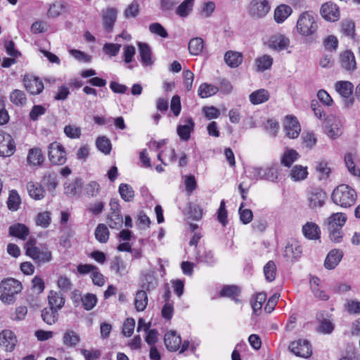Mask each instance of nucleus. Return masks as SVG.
Returning a JSON list of instances; mask_svg holds the SVG:
<instances>
[{
  "mask_svg": "<svg viewBox=\"0 0 360 360\" xmlns=\"http://www.w3.org/2000/svg\"><path fill=\"white\" fill-rule=\"evenodd\" d=\"M289 349L296 356L303 358H308L312 354L311 345L309 341L306 340H298L292 342L290 345Z\"/></svg>",
  "mask_w": 360,
  "mask_h": 360,
  "instance_id": "obj_10",
  "label": "nucleus"
},
{
  "mask_svg": "<svg viewBox=\"0 0 360 360\" xmlns=\"http://www.w3.org/2000/svg\"><path fill=\"white\" fill-rule=\"evenodd\" d=\"M41 318L43 321L49 325L55 323L58 319V311L53 308H44L41 311Z\"/></svg>",
  "mask_w": 360,
  "mask_h": 360,
  "instance_id": "obj_42",
  "label": "nucleus"
},
{
  "mask_svg": "<svg viewBox=\"0 0 360 360\" xmlns=\"http://www.w3.org/2000/svg\"><path fill=\"white\" fill-rule=\"evenodd\" d=\"M302 146L307 150H311L316 144L317 139L315 134L311 131H304L301 136Z\"/></svg>",
  "mask_w": 360,
  "mask_h": 360,
  "instance_id": "obj_44",
  "label": "nucleus"
},
{
  "mask_svg": "<svg viewBox=\"0 0 360 360\" xmlns=\"http://www.w3.org/2000/svg\"><path fill=\"white\" fill-rule=\"evenodd\" d=\"M347 216L342 212L333 213L326 219V226L330 228H339L341 229L345 225L347 221Z\"/></svg>",
  "mask_w": 360,
  "mask_h": 360,
  "instance_id": "obj_25",
  "label": "nucleus"
},
{
  "mask_svg": "<svg viewBox=\"0 0 360 360\" xmlns=\"http://www.w3.org/2000/svg\"><path fill=\"white\" fill-rule=\"evenodd\" d=\"M248 172L249 178L252 180H267L274 182L278 177V166L273 164L265 168L250 167Z\"/></svg>",
  "mask_w": 360,
  "mask_h": 360,
  "instance_id": "obj_3",
  "label": "nucleus"
},
{
  "mask_svg": "<svg viewBox=\"0 0 360 360\" xmlns=\"http://www.w3.org/2000/svg\"><path fill=\"white\" fill-rule=\"evenodd\" d=\"M270 95L267 90L260 89L251 93L249 96L250 101L253 105H259L267 101Z\"/></svg>",
  "mask_w": 360,
  "mask_h": 360,
  "instance_id": "obj_28",
  "label": "nucleus"
},
{
  "mask_svg": "<svg viewBox=\"0 0 360 360\" xmlns=\"http://www.w3.org/2000/svg\"><path fill=\"white\" fill-rule=\"evenodd\" d=\"M302 252V248L300 245H287L284 250V256L287 260L293 262L300 257Z\"/></svg>",
  "mask_w": 360,
  "mask_h": 360,
  "instance_id": "obj_45",
  "label": "nucleus"
},
{
  "mask_svg": "<svg viewBox=\"0 0 360 360\" xmlns=\"http://www.w3.org/2000/svg\"><path fill=\"white\" fill-rule=\"evenodd\" d=\"M341 32L345 36L353 38L355 34L354 22L350 20H344L341 23Z\"/></svg>",
  "mask_w": 360,
  "mask_h": 360,
  "instance_id": "obj_53",
  "label": "nucleus"
},
{
  "mask_svg": "<svg viewBox=\"0 0 360 360\" xmlns=\"http://www.w3.org/2000/svg\"><path fill=\"white\" fill-rule=\"evenodd\" d=\"M243 203H241L238 210V213L240 214V221L244 224H247L252 220L253 214L252 212L249 209H243Z\"/></svg>",
  "mask_w": 360,
  "mask_h": 360,
  "instance_id": "obj_60",
  "label": "nucleus"
},
{
  "mask_svg": "<svg viewBox=\"0 0 360 360\" xmlns=\"http://www.w3.org/2000/svg\"><path fill=\"white\" fill-rule=\"evenodd\" d=\"M119 193L121 198L126 202H131L134 198V191L132 187L127 184H121L119 186Z\"/></svg>",
  "mask_w": 360,
  "mask_h": 360,
  "instance_id": "obj_48",
  "label": "nucleus"
},
{
  "mask_svg": "<svg viewBox=\"0 0 360 360\" xmlns=\"http://www.w3.org/2000/svg\"><path fill=\"white\" fill-rule=\"evenodd\" d=\"M342 252L339 250H332L328 254L324 266L328 269H333L340 262L342 257Z\"/></svg>",
  "mask_w": 360,
  "mask_h": 360,
  "instance_id": "obj_23",
  "label": "nucleus"
},
{
  "mask_svg": "<svg viewBox=\"0 0 360 360\" xmlns=\"http://www.w3.org/2000/svg\"><path fill=\"white\" fill-rule=\"evenodd\" d=\"M283 127L286 136L290 139L297 138L301 131V127L297 119L292 115L285 117Z\"/></svg>",
  "mask_w": 360,
  "mask_h": 360,
  "instance_id": "obj_12",
  "label": "nucleus"
},
{
  "mask_svg": "<svg viewBox=\"0 0 360 360\" xmlns=\"http://www.w3.org/2000/svg\"><path fill=\"white\" fill-rule=\"evenodd\" d=\"M82 186V181L80 179H75L64 184V192L68 196H75Z\"/></svg>",
  "mask_w": 360,
  "mask_h": 360,
  "instance_id": "obj_34",
  "label": "nucleus"
},
{
  "mask_svg": "<svg viewBox=\"0 0 360 360\" xmlns=\"http://www.w3.org/2000/svg\"><path fill=\"white\" fill-rule=\"evenodd\" d=\"M143 290L151 292L156 288L158 284V278L155 276L153 271L145 274L141 280Z\"/></svg>",
  "mask_w": 360,
  "mask_h": 360,
  "instance_id": "obj_24",
  "label": "nucleus"
},
{
  "mask_svg": "<svg viewBox=\"0 0 360 360\" xmlns=\"http://www.w3.org/2000/svg\"><path fill=\"white\" fill-rule=\"evenodd\" d=\"M353 88L352 83L348 81H338L335 84V89L342 97L344 105L346 108H349L353 105Z\"/></svg>",
  "mask_w": 360,
  "mask_h": 360,
  "instance_id": "obj_5",
  "label": "nucleus"
},
{
  "mask_svg": "<svg viewBox=\"0 0 360 360\" xmlns=\"http://www.w3.org/2000/svg\"><path fill=\"white\" fill-rule=\"evenodd\" d=\"M356 197V191L345 184L336 187L332 193L333 202L342 207H349L354 205Z\"/></svg>",
  "mask_w": 360,
  "mask_h": 360,
  "instance_id": "obj_1",
  "label": "nucleus"
},
{
  "mask_svg": "<svg viewBox=\"0 0 360 360\" xmlns=\"http://www.w3.org/2000/svg\"><path fill=\"white\" fill-rule=\"evenodd\" d=\"M16 342V337L11 330H5L0 333V346L3 347L6 351H13Z\"/></svg>",
  "mask_w": 360,
  "mask_h": 360,
  "instance_id": "obj_14",
  "label": "nucleus"
},
{
  "mask_svg": "<svg viewBox=\"0 0 360 360\" xmlns=\"http://www.w3.org/2000/svg\"><path fill=\"white\" fill-rule=\"evenodd\" d=\"M51 223L50 212H44L39 213L36 218V224L43 228H46Z\"/></svg>",
  "mask_w": 360,
  "mask_h": 360,
  "instance_id": "obj_59",
  "label": "nucleus"
},
{
  "mask_svg": "<svg viewBox=\"0 0 360 360\" xmlns=\"http://www.w3.org/2000/svg\"><path fill=\"white\" fill-rule=\"evenodd\" d=\"M24 85L31 94H39L44 89V84L38 78L34 77H25Z\"/></svg>",
  "mask_w": 360,
  "mask_h": 360,
  "instance_id": "obj_19",
  "label": "nucleus"
},
{
  "mask_svg": "<svg viewBox=\"0 0 360 360\" xmlns=\"http://www.w3.org/2000/svg\"><path fill=\"white\" fill-rule=\"evenodd\" d=\"M204 48V41L200 37H194L188 43V51L191 55H200Z\"/></svg>",
  "mask_w": 360,
  "mask_h": 360,
  "instance_id": "obj_38",
  "label": "nucleus"
},
{
  "mask_svg": "<svg viewBox=\"0 0 360 360\" xmlns=\"http://www.w3.org/2000/svg\"><path fill=\"white\" fill-rule=\"evenodd\" d=\"M326 193L321 188H313L308 192V206L313 210L321 208L325 204Z\"/></svg>",
  "mask_w": 360,
  "mask_h": 360,
  "instance_id": "obj_8",
  "label": "nucleus"
},
{
  "mask_svg": "<svg viewBox=\"0 0 360 360\" xmlns=\"http://www.w3.org/2000/svg\"><path fill=\"white\" fill-rule=\"evenodd\" d=\"M296 29L297 32L304 37L314 34L318 30L315 15L310 11L302 13L297 20Z\"/></svg>",
  "mask_w": 360,
  "mask_h": 360,
  "instance_id": "obj_2",
  "label": "nucleus"
},
{
  "mask_svg": "<svg viewBox=\"0 0 360 360\" xmlns=\"http://www.w3.org/2000/svg\"><path fill=\"white\" fill-rule=\"evenodd\" d=\"M320 13L323 18L327 21L335 22L340 17L338 6L331 1L324 3L321 7Z\"/></svg>",
  "mask_w": 360,
  "mask_h": 360,
  "instance_id": "obj_11",
  "label": "nucleus"
},
{
  "mask_svg": "<svg viewBox=\"0 0 360 360\" xmlns=\"http://www.w3.org/2000/svg\"><path fill=\"white\" fill-rule=\"evenodd\" d=\"M44 160V156L39 148L34 147L28 150L27 161L30 165L41 166Z\"/></svg>",
  "mask_w": 360,
  "mask_h": 360,
  "instance_id": "obj_22",
  "label": "nucleus"
},
{
  "mask_svg": "<svg viewBox=\"0 0 360 360\" xmlns=\"http://www.w3.org/2000/svg\"><path fill=\"white\" fill-rule=\"evenodd\" d=\"M138 46L141 64L146 68H151L154 64V59L150 47L148 44L143 42H139Z\"/></svg>",
  "mask_w": 360,
  "mask_h": 360,
  "instance_id": "obj_13",
  "label": "nucleus"
},
{
  "mask_svg": "<svg viewBox=\"0 0 360 360\" xmlns=\"http://www.w3.org/2000/svg\"><path fill=\"white\" fill-rule=\"evenodd\" d=\"M48 156L53 165H63L67 160V153L64 147L58 142H53L49 146Z\"/></svg>",
  "mask_w": 360,
  "mask_h": 360,
  "instance_id": "obj_4",
  "label": "nucleus"
},
{
  "mask_svg": "<svg viewBox=\"0 0 360 360\" xmlns=\"http://www.w3.org/2000/svg\"><path fill=\"white\" fill-rule=\"evenodd\" d=\"M297 152L293 149L287 150L282 155L281 164L285 167H290V165L296 161L299 158Z\"/></svg>",
  "mask_w": 360,
  "mask_h": 360,
  "instance_id": "obj_49",
  "label": "nucleus"
},
{
  "mask_svg": "<svg viewBox=\"0 0 360 360\" xmlns=\"http://www.w3.org/2000/svg\"><path fill=\"white\" fill-rule=\"evenodd\" d=\"M15 151V144L12 136L0 130V156L10 157Z\"/></svg>",
  "mask_w": 360,
  "mask_h": 360,
  "instance_id": "obj_7",
  "label": "nucleus"
},
{
  "mask_svg": "<svg viewBox=\"0 0 360 360\" xmlns=\"http://www.w3.org/2000/svg\"><path fill=\"white\" fill-rule=\"evenodd\" d=\"M270 10V5L267 0H252L249 6V13L254 18L264 17Z\"/></svg>",
  "mask_w": 360,
  "mask_h": 360,
  "instance_id": "obj_9",
  "label": "nucleus"
},
{
  "mask_svg": "<svg viewBox=\"0 0 360 360\" xmlns=\"http://www.w3.org/2000/svg\"><path fill=\"white\" fill-rule=\"evenodd\" d=\"M219 91V87L213 84L202 83L198 88V94L200 98H205L216 94Z\"/></svg>",
  "mask_w": 360,
  "mask_h": 360,
  "instance_id": "obj_36",
  "label": "nucleus"
},
{
  "mask_svg": "<svg viewBox=\"0 0 360 360\" xmlns=\"http://www.w3.org/2000/svg\"><path fill=\"white\" fill-rule=\"evenodd\" d=\"M139 14V5L134 0L125 9L124 15L126 18H136Z\"/></svg>",
  "mask_w": 360,
  "mask_h": 360,
  "instance_id": "obj_56",
  "label": "nucleus"
},
{
  "mask_svg": "<svg viewBox=\"0 0 360 360\" xmlns=\"http://www.w3.org/2000/svg\"><path fill=\"white\" fill-rule=\"evenodd\" d=\"M341 66L347 71H353L356 68V63L353 52L347 50L340 54Z\"/></svg>",
  "mask_w": 360,
  "mask_h": 360,
  "instance_id": "obj_21",
  "label": "nucleus"
},
{
  "mask_svg": "<svg viewBox=\"0 0 360 360\" xmlns=\"http://www.w3.org/2000/svg\"><path fill=\"white\" fill-rule=\"evenodd\" d=\"M308 174L307 167H303L302 165H295L294 166L290 173V176L291 179L295 181H302L307 178Z\"/></svg>",
  "mask_w": 360,
  "mask_h": 360,
  "instance_id": "obj_43",
  "label": "nucleus"
},
{
  "mask_svg": "<svg viewBox=\"0 0 360 360\" xmlns=\"http://www.w3.org/2000/svg\"><path fill=\"white\" fill-rule=\"evenodd\" d=\"M27 189L30 197L34 200H41L44 197V188L38 183L28 182Z\"/></svg>",
  "mask_w": 360,
  "mask_h": 360,
  "instance_id": "obj_30",
  "label": "nucleus"
},
{
  "mask_svg": "<svg viewBox=\"0 0 360 360\" xmlns=\"http://www.w3.org/2000/svg\"><path fill=\"white\" fill-rule=\"evenodd\" d=\"M149 30L152 34L158 35L162 38H167L168 33L165 27L159 22H153L149 25Z\"/></svg>",
  "mask_w": 360,
  "mask_h": 360,
  "instance_id": "obj_58",
  "label": "nucleus"
},
{
  "mask_svg": "<svg viewBox=\"0 0 360 360\" xmlns=\"http://www.w3.org/2000/svg\"><path fill=\"white\" fill-rule=\"evenodd\" d=\"M110 269L120 276H123L128 273L127 265L120 257H115L113 258Z\"/></svg>",
  "mask_w": 360,
  "mask_h": 360,
  "instance_id": "obj_32",
  "label": "nucleus"
},
{
  "mask_svg": "<svg viewBox=\"0 0 360 360\" xmlns=\"http://www.w3.org/2000/svg\"><path fill=\"white\" fill-rule=\"evenodd\" d=\"M182 122L183 123L177 127V134L181 140L188 141L191 131L194 129L195 123L190 117L185 118Z\"/></svg>",
  "mask_w": 360,
  "mask_h": 360,
  "instance_id": "obj_15",
  "label": "nucleus"
},
{
  "mask_svg": "<svg viewBox=\"0 0 360 360\" xmlns=\"http://www.w3.org/2000/svg\"><path fill=\"white\" fill-rule=\"evenodd\" d=\"M302 231L304 237L309 240H317L320 238V228L314 222H307L302 226Z\"/></svg>",
  "mask_w": 360,
  "mask_h": 360,
  "instance_id": "obj_20",
  "label": "nucleus"
},
{
  "mask_svg": "<svg viewBox=\"0 0 360 360\" xmlns=\"http://www.w3.org/2000/svg\"><path fill=\"white\" fill-rule=\"evenodd\" d=\"M289 39L282 34L274 36L269 42L270 48L281 51L286 49L289 46Z\"/></svg>",
  "mask_w": 360,
  "mask_h": 360,
  "instance_id": "obj_33",
  "label": "nucleus"
},
{
  "mask_svg": "<svg viewBox=\"0 0 360 360\" xmlns=\"http://www.w3.org/2000/svg\"><path fill=\"white\" fill-rule=\"evenodd\" d=\"M318 319L319 320L320 324L318 327V331L323 334H330L334 330V324L332 321L329 319L323 317V315H318Z\"/></svg>",
  "mask_w": 360,
  "mask_h": 360,
  "instance_id": "obj_40",
  "label": "nucleus"
},
{
  "mask_svg": "<svg viewBox=\"0 0 360 360\" xmlns=\"http://www.w3.org/2000/svg\"><path fill=\"white\" fill-rule=\"evenodd\" d=\"M79 341V336L73 330H67L63 335V342L68 347H75Z\"/></svg>",
  "mask_w": 360,
  "mask_h": 360,
  "instance_id": "obj_47",
  "label": "nucleus"
},
{
  "mask_svg": "<svg viewBox=\"0 0 360 360\" xmlns=\"http://www.w3.org/2000/svg\"><path fill=\"white\" fill-rule=\"evenodd\" d=\"M29 233V229L22 224H15L9 227V234L22 240H25Z\"/></svg>",
  "mask_w": 360,
  "mask_h": 360,
  "instance_id": "obj_29",
  "label": "nucleus"
},
{
  "mask_svg": "<svg viewBox=\"0 0 360 360\" xmlns=\"http://www.w3.org/2000/svg\"><path fill=\"white\" fill-rule=\"evenodd\" d=\"M148 295L147 292L144 290H139L136 293L134 299L135 308L138 311H143L147 307L148 304Z\"/></svg>",
  "mask_w": 360,
  "mask_h": 360,
  "instance_id": "obj_35",
  "label": "nucleus"
},
{
  "mask_svg": "<svg viewBox=\"0 0 360 360\" xmlns=\"http://www.w3.org/2000/svg\"><path fill=\"white\" fill-rule=\"evenodd\" d=\"M117 11L115 8H108L103 11V23L107 32L112 30L114 24L117 19Z\"/></svg>",
  "mask_w": 360,
  "mask_h": 360,
  "instance_id": "obj_18",
  "label": "nucleus"
},
{
  "mask_svg": "<svg viewBox=\"0 0 360 360\" xmlns=\"http://www.w3.org/2000/svg\"><path fill=\"white\" fill-rule=\"evenodd\" d=\"M96 239L101 243H106L109 239L110 232L104 224H98L94 232Z\"/></svg>",
  "mask_w": 360,
  "mask_h": 360,
  "instance_id": "obj_39",
  "label": "nucleus"
},
{
  "mask_svg": "<svg viewBox=\"0 0 360 360\" xmlns=\"http://www.w3.org/2000/svg\"><path fill=\"white\" fill-rule=\"evenodd\" d=\"M26 254L38 264L48 262L51 259L50 251L41 250L39 248L33 246L32 240H29L26 244Z\"/></svg>",
  "mask_w": 360,
  "mask_h": 360,
  "instance_id": "obj_6",
  "label": "nucleus"
},
{
  "mask_svg": "<svg viewBox=\"0 0 360 360\" xmlns=\"http://www.w3.org/2000/svg\"><path fill=\"white\" fill-rule=\"evenodd\" d=\"M243 54L240 52L228 51L224 55L226 63L231 68H237L243 62Z\"/></svg>",
  "mask_w": 360,
  "mask_h": 360,
  "instance_id": "obj_27",
  "label": "nucleus"
},
{
  "mask_svg": "<svg viewBox=\"0 0 360 360\" xmlns=\"http://www.w3.org/2000/svg\"><path fill=\"white\" fill-rule=\"evenodd\" d=\"M135 328V320L133 318H128L124 322L122 333L127 337H130L134 333Z\"/></svg>",
  "mask_w": 360,
  "mask_h": 360,
  "instance_id": "obj_63",
  "label": "nucleus"
},
{
  "mask_svg": "<svg viewBox=\"0 0 360 360\" xmlns=\"http://www.w3.org/2000/svg\"><path fill=\"white\" fill-rule=\"evenodd\" d=\"M49 307L58 311L65 304V298L60 292L50 291L48 296Z\"/></svg>",
  "mask_w": 360,
  "mask_h": 360,
  "instance_id": "obj_26",
  "label": "nucleus"
},
{
  "mask_svg": "<svg viewBox=\"0 0 360 360\" xmlns=\"http://www.w3.org/2000/svg\"><path fill=\"white\" fill-rule=\"evenodd\" d=\"M83 307L89 311L92 309L97 303V297L95 295L87 293L84 297L82 298Z\"/></svg>",
  "mask_w": 360,
  "mask_h": 360,
  "instance_id": "obj_57",
  "label": "nucleus"
},
{
  "mask_svg": "<svg viewBox=\"0 0 360 360\" xmlns=\"http://www.w3.org/2000/svg\"><path fill=\"white\" fill-rule=\"evenodd\" d=\"M194 0H185L176 8V13L181 17H186L191 11Z\"/></svg>",
  "mask_w": 360,
  "mask_h": 360,
  "instance_id": "obj_52",
  "label": "nucleus"
},
{
  "mask_svg": "<svg viewBox=\"0 0 360 360\" xmlns=\"http://www.w3.org/2000/svg\"><path fill=\"white\" fill-rule=\"evenodd\" d=\"M195 259L198 262H202L208 266H213L216 263L214 253L210 250H205L202 255L197 252Z\"/></svg>",
  "mask_w": 360,
  "mask_h": 360,
  "instance_id": "obj_46",
  "label": "nucleus"
},
{
  "mask_svg": "<svg viewBox=\"0 0 360 360\" xmlns=\"http://www.w3.org/2000/svg\"><path fill=\"white\" fill-rule=\"evenodd\" d=\"M22 289L20 281L13 278L4 279L0 283V290L13 294H18Z\"/></svg>",
  "mask_w": 360,
  "mask_h": 360,
  "instance_id": "obj_16",
  "label": "nucleus"
},
{
  "mask_svg": "<svg viewBox=\"0 0 360 360\" xmlns=\"http://www.w3.org/2000/svg\"><path fill=\"white\" fill-rule=\"evenodd\" d=\"M20 203V198L17 191L13 190L10 191L7 201V205L10 210L15 211L18 209Z\"/></svg>",
  "mask_w": 360,
  "mask_h": 360,
  "instance_id": "obj_54",
  "label": "nucleus"
},
{
  "mask_svg": "<svg viewBox=\"0 0 360 360\" xmlns=\"http://www.w3.org/2000/svg\"><path fill=\"white\" fill-rule=\"evenodd\" d=\"M107 224L111 229H120L123 224L122 216L118 212H110L107 216Z\"/></svg>",
  "mask_w": 360,
  "mask_h": 360,
  "instance_id": "obj_41",
  "label": "nucleus"
},
{
  "mask_svg": "<svg viewBox=\"0 0 360 360\" xmlns=\"http://www.w3.org/2000/svg\"><path fill=\"white\" fill-rule=\"evenodd\" d=\"M65 8V6L63 4L56 3L53 4L50 6L49 10H48V16L49 18H57L58 17L62 11Z\"/></svg>",
  "mask_w": 360,
  "mask_h": 360,
  "instance_id": "obj_64",
  "label": "nucleus"
},
{
  "mask_svg": "<svg viewBox=\"0 0 360 360\" xmlns=\"http://www.w3.org/2000/svg\"><path fill=\"white\" fill-rule=\"evenodd\" d=\"M10 100L15 105H23L27 101L24 92L18 89L12 91L10 95Z\"/></svg>",
  "mask_w": 360,
  "mask_h": 360,
  "instance_id": "obj_51",
  "label": "nucleus"
},
{
  "mask_svg": "<svg viewBox=\"0 0 360 360\" xmlns=\"http://www.w3.org/2000/svg\"><path fill=\"white\" fill-rule=\"evenodd\" d=\"M165 345L166 348L171 352L178 350L181 344V339L174 330H170L165 335L164 338Z\"/></svg>",
  "mask_w": 360,
  "mask_h": 360,
  "instance_id": "obj_17",
  "label": "nucleus"
},
{
  "mask_svg": "<svg viewBox=\"0 0 360 360\" xmlns=\"http://www.w3.org/2000/svg\"><path fill=\"white\" fill-rule=\"evenodd\" d=\"M266 280L273 281L276 278V266L273 261H269L264 267Z\"/></svg>",
  "mask_w": 360,
  "mask_h": 360,
  "instance_id": "obj_55",
  "label": "nucleus"
},
{
  "mask_svg": "<svg viewBox=\"0 0 360 360\" xmlns=\"http://www.w3.org/2000/svg\"><path fill=\"white\" fill-rule=\"evenodd\" d=\"M96 145L98 150L108 155L110 153L112 145L110 141L105 136H100L96 139Z\"/></svg>",
  "mask_w": 360,
  "mask_h": 360,
  "instance_id": "obj_50",
  "label": "nucleus"
},
{
  "mask_svg": "<svg viewBox=\"0 0 360 360\" xmlns=\"http://www.w3.org/2000/svg\"><path fill=\"white\" fill-rule=\"evenodd\" d=\"M327 230L329 233V238L331 241L335 243H340L342 239L343 233L342 229L339 228H330L327 227Z\"/></svg>",
  "mask_w": 360,
  "mask_h": 360,
  "instance_id": "obj_62",
  "label": "nucleus"
},
{
  "mask_svg": "<svg viewBox=\"0 0 360 360\" xmlns=\"http://www.w3.org/2000/svg\"><path fill=\"white\" fill-rule=\"evenodd\" d=\"M292 8L285 4H281L274 11V20L278 23L284 22L292 13Z\"/></svg>",
  "mask_w": 360,
  "mask_h": 360,
  "instance_id": "obj_31",
  "label": "nucleus"
},
{
  "mask_svg": "<svg viewBox=\"0 0 360 360\" xmlns=\"http://www.w3.org/2000/svg\"><path fill=\"white\" fill-rule=\"evenodd\" d=\"M273 64V58L269 55H263L255 59L257 71L264 72L271 68Z\"/></svg>",
  "mask_w": 360,
  "mask_h": 360,
  "instance_id": "obj_37",
  "label": "nucleus"
},
{
  "mask_svg": "<svg viewBox=\"0 0 360 360\" xmlns=\"http://www.w3.org/2000/svg\"><path fill=\"white\" fill-rule=\"evenodd\" d=\"M100 185L94 181H90L85 187V191L89 197H96L100 192Z\"/></svg>",
  "mask_w": 360,
  "mask_h": 360,
  "instance_id": "obj_61",
  "label": "nucleus"
}]
</instances>
